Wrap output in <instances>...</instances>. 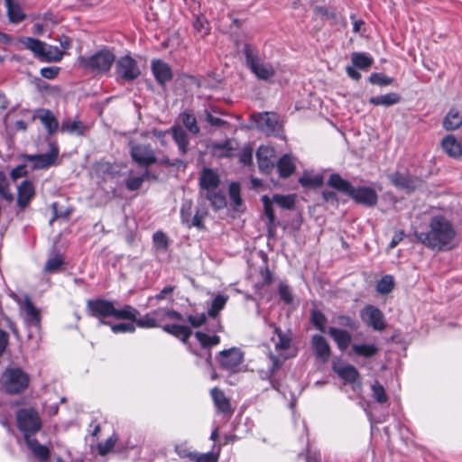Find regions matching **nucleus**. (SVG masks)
Returning a JSON list of instances; mask_svg holds the SVG:
<instances>
[{
  "label": "nucleus",
  "instance_id": "24",
  "mask_svg": "<svg viewBox=\"0 0 462 462\" xmlns=\"http://www.w3.org/2000/svg\"><path fill=\"white\" fill-rule=\"evenodd\" d=\"M199 196L210 202L214 210L217 211L226 206V196L218 188L207 192H199Z\"/></svg>",
  "mask_w": 462,
  "mask_h": 462
},
{
  "label": "nucleus",
  "instance_id": "16",
  "mask_svg": "<svg viewBox=\"0 0 462 462\" xmlns=\"http://www.w3.org/2000/svg\"><path fill=\"white\" fill-rule=\"evenodd\" d=\"M151 69L157 83L162 88H164L173 78V73L170 65L162 60H152L151 63Z\"/></svg>",
  "mask_w": 462,
  "mask_h": 462
},
{
  "label": "nucleus",
  "instance_id": "1",
  "mask_svg": "<svg viewBox=\"0 0 462 462\" xmlns=\"http://www.w3.org/2000/svg\"><path fill=\"white\" fill-rule=\"evenodd\" d=\"M115 61V53L106 48L101 49L92 55L79 58L80 67L96 75L108 73Z\"/></svg>",
  "mask_w": 462,
  "mask_h": 462
},
{
  "label": "nucleus",
  "instance_id": "34",
  "mask_svg": "<svg viewBox=\"0 0 462 462\" xmlns=\"http://www.w3.org/2000/svg\"><path fill=\"white\" fill-rule=\"evenodd\" d=\"M42 124L46 128L49 134H53L59 128V123L53 114L48 109H42L38 115Z\"/></svg>",
  "mask_w": 462,
  "mask_h": 462
},
{
  "label": "nucleus",
  "instance_id": "47",
  "mask_svg": "<svg viewBox=\"0 0 462 462\" xmlns=\"http://www.w3.org/2000/svg\"><path fill=\"white\" fill-rule=\"evenodd\" d=\"M63 57V51L58 47L46 44V49L43 51L42 60L49 62H58L61 60Z\"/></svg>",
  "mask_w": 462,
  "mask_h": 462
},
{
  "label": "nucleus",
  "instance_id": "30",
  "mask_svg": "<svg viewBox=\"0 0 462 462\" xmlns=\"http://www.w3.org/2000/svg\"><path fill=\"white\" fill-rule=\"evenodd\" d=\"M441 148L445 153L453 158H457L462 154L461 144L453 135H447L443 138Z\"/></svg>",
  "mask_w": 462,
  "mask_h": 462
},
{
  "label": "nucleus",
  "instance_id": "15",
  "mask_svg": "<svg viewBox=\"0 0 462 462\" xmlns=\"http://www.w3.org/2000/svg\"><path fill=\"white\" fill-rule=\"evenodd\" d=\"M59 155V149L56 145H51V151L48 153L42 154H24L23 158L28 162H33V169H45L54 163Z\"/></svg>",
  "mask_w": 462,
  "mask_h": 462
},
{
  "label": "nucleus",
  "instance_id": "46",
  "mask_svg": "<svg viewBox=\"0 0 462 462\" xmlns=\"http://www.w3.org/2000/svg\"><path fill=\"white\" fill-rule=\"evenodd\" d=\"M194 335L203 348H208L220 343V337L217 335L209 336L201 331H197Z\"/></svg>",
  "mask_w": 462,
  "mask_h": 462
},
{
  "label": "nucleus",
  "instance_id": "13",
  "mask_svg": "<svg viewBox=\"0 0 462 462\" xmlns=\"http://www.w3.org/2000/svg\"><path fill=\"white\" fill-rule=\"evenodd\" d=\"M244 354L236 347L223 350L219 353L220 366L227 371H235L236 367L243 362Z\"/></svg>",
  "mask_w": 462,
  "mask_h": 462
},
{
  "label": "nucleus",
  "instance_id": "52",
  "mask_svg": "<svg viewBox=\"0 0 462 462\" xmlns=\"http://www.w3.org/2000/svg\"><path fill=\"white\" fill-rule=\"evenodd\" d=\"M394 288L393 278L391 275H384L377 282L376 290L381 294H388Z\"/></svg>",
  "mask_w": 462,
  "mask_h": 462
},
{
  "label": "nucleus",
  "instance_id": "29",
  "mask_svg": "<svg viewBox=\"0 0 462 462\" xmlns=\"http://www.w3.org/2000/svg\"><path fill=\"white\" fill-rule=\"evenodd\" d=\"M333 370L340 378H342L343 380L349 383H356L360 376L357 369L352 365H334Z\"/></svg>",
  "mask_w": 462,
  "mask_h": 462
},
{
  "label": "nucleus",
  "instance_id": "19",
  "mask_svg": "<svg viewBox=\"0 0 462 462\" xmlns=\"http://www.w3.org/2000/svg\"><path fill=\"white\" fill-rule=\"evenodd\" d=\"M220 180L217 172L212 169L205 168L199 176V192H207L208 190L217 189L219 186Z\"/></svg>",
  "mask_w": 462,
  "mask_h": 462
},
{
  "label": "nucleus",
  "instance_id": "48",
  "mask_svg": "<svg viewBox=\"0 0 462 462\" xmlns=\"http://www.w3.org/2000/svg\"><path fill=\"white\" fill-rule=\"evenodd\" d=\"M227 298L224 295L218 294L217 295L211 304L209 309L208 310V315L210 318H216L219 311L224 309L226 303Z\"/></svg>",
  "mask_w": 462,
  "mask_h": 462
},
{
  "label": "nucleus",
  "instance_id": "12",
  "mask_svg": "<svg viewBox=\"0 0 462 462\" xmlns=\"http://www.w3.org/2000/svg\"><path fill=\"white\" fill-rule=\"evenodd\" d=\"M361 319L374 330L382 331L385 328L383 314L375 306H365L361 311Z\"/></svg>",
  "mask_w": 462,
  "mask_h": 462
},
{
  "label": "nucleus",
  "instance_id": "58",
  "mask_svg": "<svg viewBox=\"0 0 462 462\" xmlns=\"http://www.w3.org/2000/svg\"><path fill=\"white\" fill-rule=\"evenodd\" d=\"M262 201L263 203L264 214L268 218V225L274 226L275 216L273 208V199H270L268 196L264 195L262 198Z\"/></svg>",
  "mask_w": 462,
  "mask_h": 462
},
{
  "label": "nucleus",
  "instance_id": "53",
  "mask_svg": "<svg viewBox=\"0 0 462 462\" xmlns=\"http://www.w3.org/2000/svg\"><path fill=\"white\" fill-rule=\"evenodd\" d=\"M273 201L284 209H292L295 204L294 197L291 195L275 194L273 197Z\"/></svg>",
  "mask_w": 462,
  "mask_h": 462
},
{
  "label": "nucleus",
  "instance_id": "36",
  "mask_svg": "<svg viewBox=\"0 0 462 462\" xmlns=\"http://www.w3.org/2000/svg\"><path fill=\"white\" fill-rule=\"evenodd\" d=\"M212 399L217 408L223 413L231 412V406L228 399L225 396L222 390L215 387L210 392Z\"/></svg>",
  "mask_w": 462,
  "mask_h": 462
},
{
  "label": "nucleus",
  "instance_id": "45",
  "mask_svg": "<svg viewBox=\"0 0 462 462\" xmlns=\"http://www.w3.org/2000/svg\"><path fill=\"white\" fill-rule=\"evenodd\" d=\"M351 60L355 67L361 69H369L374 62L373 58L365 52H353Z\"/></svg>",
  "mask_w": 462,
  "mask_h": 462
},
{
  "label": "nucleus",
  "instance_id": "55",
  "mask_svg": "<svg viewBox=\"0 0 462 462\" xmlns=\"http://www.w3.org/2000/svg\"><path fill=\"white\" fill-rule=\"evenodd\" d=\"M373 398L379 403H385L388 401V396L385 393L384 387L375 381L372 385Z\"/></svg>",
  "mask_w": 462,
  "mask_h": 462
},
{
  "label": "nucleus",
  "instance_id": "42",
  "mask_svg": "<svg viewBox=\"0 0 462 462\" xmlns=\"http://www.w3.org/2000/svg\"><path fill=\"white\" fill-rule=\"evenodd\" d=\"M140 315V312L131 305H125L122 309L118 310L115 308V313L113 318L116 319H127L134 322L136 317Z\"/></svg>",
  "mask_w": 462,
  "mask_h": 462
},
{
  "label": "nucleus",
  "instance_id": "63",
  "mask_svg": "<svg viewBox=\"0 0 462 462\" xmlns=\"http://www.w3.org/2000/svg\"><path fill=\"white\" fill-rule=\"evenodd\" d=\"M278 292H279L280 298L282 301H284L286 304L292 303L293 296H292L291 289L288 285H286L283 282H281L279 284Z\"/></svg>",
  "mask_w": 462,
  "mask_h": 462
},
{
  "label": "nucleus",
  "instance_id": "37",
  "mask_svg": "<svg viewBox=\"0 0 462 462\" xmlns=\"http://www.w3.org/2000/svg\"><path fill=\"white\" fill-rule=\"evenodd\" d=\"M234 143L235 141L232 139H226L225 142L221 143H213L211 144L212 152L218 157H230L232 152L236 150Z\"/></svg>",
  "mask_w": 462,
  "mask_h": 462
},
{
  "label": "nucleus",
  "instance_id": "40",
  "mask_svg": "<svg viewBox=\"0 0 462 462\" xmlns=\"http://www.w3.org/2000/svg\"><path fill=\"white\" fill-rule=\"evenodd\" d=\"M5 1L9 20L12 23H15L22 22L25 18V15L22 11V8L20 7L19 4L16 3L14 0Z\"/></svg>",
  "mask_w": 462,
  "mask_h": 462
},
{
  "label": "nucleus",
  "instance_id": "35",
  "mask_svg": "<svg viewBox=\"0 0 462 462\" xmlns=\"http://www.w3.org/2000/svg\"><path fill=\"white\" fill-rule=\"evenodd\" d=\"M462 125V111L452 107L443 119V126L447 130H456Z\"/></svg>",
  "mask_w": 462,
  "mask_h": 462
},
{
  "label": "nucleus",
  "instance_id": "23",
  "mask_svg": "<svg viewBox=\"0 0 462 462\" xmlns=\"http://www.w3.org/2000/svg\"><path fill=\"white\" fill-rule=\"evenodd\" d=\"M273 151L267 146H260L256 152V158L259 170L263 173H270L273 168V163L270 158Z\"/></svg>",
  "mask_w": 462,
  "mask_h": 462
},
{
  "label": "nucleus",
  "instance_id": "44",
  "mask_svg": "<svg viewBox=\"0 0 462 462\" xmlns=\"http://www.w3.org/2000/svg\"><path fill=\"white\" fill-rule=\"evenodd\" d=\"M353 352L359 356L370 358L378 353V347L374 344H354Z\"/></svg>",
  "mask_w": 462,
  "mask_h": 462
},
{
  "label": "nucleus",
  "instance_id": "4",
  "mask_svg": "<svg viewBox=\"0 0 462 462\" xmlns=\"http://www.w3.org/2000/svg\"><path fill=\"white\" fill-rule=\"evenodd\" d=\"M18 429L26 436L32 437L42 429V420L33 408H22L16 412Z\"/></svg>",
  "mask_w": 462,
  "mask_h": 462
},
{
  "label": "nucleus",
  "instance_id": "61",
  "mask_svg": "<svg viewBox=\"0 0 462 462\" xmlns=\"http://www.w3.org/2000/svg\"><path fill=\"white\" fill-rule=\"evenodd\" d=\"M174 450L180 458H188L190 461H193V458L196 455L195 451L190 450L187 442L177 444L174 448Z\"/></svg>",
  "mask_w": 462,
  "mask_h": 462
},
{
  "label": "nucleus",
  "instance_id": "31",
  "mask_svg": "<svg viewBox=\"0 0 462 462\" xmlns=\"http://www.w3.org/2000/svg\"><path fill=\"white\" fill-rule=\"evenodd\" d=\"M172 138L177 143L181 154H186L189 150V136L186 131L180 125L171 127Z\"/></svg>",
  "mask_w": 462,
  "mask_h": 462
},
{
  "label": "nucleus",
  "instance_id": "50",
  "mask_svg": "<svg viewBox=\"0 0 462 462\" xmlns=\"http://www.w3.org/2000/svg\"><path fill=\"white\" fill-rule=\"evenodd\" d=\"M64 264V260L60 254H55L49 258L44 265L43 271L45 273H54L60 270Z\"/></svg>",
  "mask_w": 462,
  "mask_h": 462
},
{
  "label": "nucleus",
  "instance_id": "27",
  "mask_svg": "<svg viewBox=\"0 0 462 462\" xmlns=\"http://www.w3.org/2000/svg\"><path fill=\"white\" fill-rule=\"evenodd\" d=\"M25 443L33 456L40 461H47L50 457L49 448L42 445L36 439L26 436Z\"/></svg>",
  "mask_w": 462,
  "mask_h": 462
},
{
  "label": "nucleus",
  "instance_id": "11",
  "mask_svg": "<svg viewBox=\"0 0 462 462\" xmlns=\"http://www.w3.org/2000/svg\"><path fill=\"white\" fill-rule=\"evenodd\" d=\"M252 117L255 120L257 127L265 134L274 135L280 134L281 125L276 114L264 112Z\"/></svg>",
  "mask_w": 462,
  "mask_h": 462
},
{
  "label": "nucleus",
  "instance_id": "57",
  "mask_svg": "<svg viewBox=\"0 0 462 462\" xmlns=\"http://www.w3.org/2000/svg\"><path fill=\"white\" fill-rule=\"evenodd\" d=\"M299 181L303 187L318 188L323 184V178L319 175H303Z\"/></svg>",
  "mask_w": 462,
  "mask_h": 462
},
{
  "label": "nucleus",
  "instance_id": "59",
  "mask_svg": "<svg viewBox=\"0 0 462 462\" xmlns=\"http://www.w3.org/2000/svg\"><path fill=\"white\" fill-rule=\"evenodd\" d=\"M310 320L313 326H315L321 332L325 331V324L327 322V318L325 315L317 310L311 311Z\"/></svg>",
  "mask_w": 462,
  "mask_h": 462
},
{
  "label": "nucleus",
  "instance_id": "25",
  "mask_svg": "<svg viewBox=\"0 0 462 462\" xmlns=\"http://www.w3.org/2000/svg\"><path fill=\"white\" fill-rule=\"evenodd\" d=\"M312 348L318 358L322 359L324 362L328 360L330 346L323 336L314 335L312 337Z\"/></svg>",
  "mask_w": 462,
  "mask_h": 462
},
{
  "label": "nucleus",
  "instance_id": "43",
  "mask_svg": "<svg viewBox=\"0 0 462 462\" xmlns=\"http://www.w3.org/2000/svg\"><path fill=\"white\" fill-rule=\"evenodd\" d=\"M23 43L26 49L30 50L37 58L42 60L43 51L46 49L45 42L32 37H27L23 41Z\"/></svg>",
  "mask_w": 462,
  "mask_h": 462
},
{
  "label": "nucleus",
  "instance_id": "5",
  "mask_svg": "<svg viewBox=\"0 0 462 462\" xmlns=\"http://www.w3.org/2000/svg\"><path fill=\"white\" fill-rule=\"evenodd\" d=\"M115 64V73L119 80L133 82L141 75L137 61L129 55L120 57Z\"/></svg>",
  "mask_w": 462,
  "mask_h": 462
},
{
  "label": "nucleus",
  "instance_id": "49",
  "mask_svg": "<svg viewBox=\"0 0 462 462\" xmlns=\"http://www.w3.org/2000/svg\"><path fill=\"white\" fill-rule=\"evenodd\" d=\"M228 191L233 208L236 211H239V208L242 206V198L240 196L239 183L232 182L229 185Z\"/></svg>",
  "mask_w": 462,
  "mask_h": 462
},
{
  "label": "nucleus",
  "instance_id": "26",
  "mask_svg": "<svg viewBox=\"0 0 462 462\" xmlns=\"http://www.w3.org/2000/svg\"><path fill=\"white\" fill-rule=\"evenodd\" d=\"M162 328L164 332L180 339L184 344H187L189 338L192 335L191 328L185 325L166 324Z\"/></svg>",
  "mask_w": 462,
  "mask_h": 462
},
{
  "label": "nucleus",
  "instance_id": "41",
  "mask_svg": "<svg viewBox=\"0 0 462 462\" xmlns=\"http://www.w3.org/2000/svg\"><path fill=\"white\" fill-rule=\"evenodd\" d=\"M180 118L185 126V128L191 133L194 135H197L200 132V128L198 125L197 118L196 116L189 112V111H183L180 114Z\"/></svg>",
  "mask_w": 462,
  "mask_h": 462
},
{
  "label": "nucleus",
  "instance_id": "62",
  "mask_svg": "<svg viewBox=\"0 0 462 462\" xmlns=\"http://www.w3.org/2000/svg\"><path fill=\"white\" fill-rule=\"evenodd\" d=\"M369 82L373 85L388 86L393 83V79L385 76L383 73H372L368 79Z\"/></svg>",
  "mask_w": 462,
  "mask_h": 462
},
{
  "label": "nucleus",
  "instance_id": "32",
  "mask_svg": "<svg viewBox=\"0 0 462 462\" xmlns=\"http://www.w3.org/2000/svg\"><path fill=\"white\" fill-rule=\"evenodd\" d=\"M402 97L395 92L387 93L384 95L375 96L369 98V103L374 106H391L400 103Z\"/></svg>",
  "mask_w": 462,
  "mask_h": 462
},
{
  "label": "nucleus",
  "instance_id": "56",
  "mask_svg": "<svg viewBox=\"0 0 462 462\" xmlns=\"http://www.w3.org/2000/svg\"><path fill=\"white\" fill-rule=\"evenodd\" d=\"M0 195L7 201H12L13 194L9 189V181L4 171H0Z\"/></svg>",
  "mask_w": 462,
  "mask_h": 462
},
{
  "label": "nucleus",
  "instance_id": "7",
  "mask_svg": "<svg viewBox=\"0 0 462 462\" xmlns=\"http://www.w3.org/2000/svg\"><path fill=\"white\" fill-rule=\"evenodd\" d=\"M87 310L91 317L99 319L101 325H110L105 319L113 317L115 313L114 303L103 299L88 300L87 301Z\"/></svg>",
  "mask_w": 462,
  "mask_h": 462
},
{
  "label": "nucleus",
  "instance_id": "22",
  "mask_svg": "<svg viewBox=\"0 0 462 462\" xmlns=\"http://www.w3.org/2000/svg\"><path fill=\"white\" fill-rule=\"evenodd\" d=\"M273 328V332L277 336L278 340L272 337V341L274 343L275 349L277 351H285L291 347L292 341V334L291 330L283 331L280 327L275 324H270Z\"/></svg>",
  "mask_w": 462,
  "mask_h": 462
},
{
  "label": "nucleus",
  "instance_id": "28",
  "mask_svg": "<svg viewBox=\"0 0 462 462\" xmlns=\"http://www.w3.org/2000/svg\"><path fill=\"white\" fill-rule=\"evenodd\" d=\"M328 333L334 339L337 345V347L341 351L346 350L349 346L352 337L346 330L331 327L328 328Z\"/></svg>",
  "mask_w": 462,
  "mask_h": 462
},
{
  "label": "nucleus",
  "instance_id": "2",
  "mask_svg": "<svg viewBox=\"0 0 462 462\" xmlns=\"http://www.w3.org/2000/svg\"><path fill=\"white\" fill-rule=\"evenodd\" d=\"M242 51L245 57L246 66L258 79L269 81L274 77L275 69L273 66L261 59L257 48L249 43H245Z\"/></svg>",
  "mask_w": 462,
  "mask_h": 462
},
{
  "label": "nucleus",
  "instance_id": "60",
  "mask_svg": "<svg viewBox=\"0 0 462 462\" xmlns=\"http://www.w3.org/2000/svg\"><path fill=\"white\" fill-rule=\"evenodd\" d=\"M199 118L204 119L212 126L222 127L229 125L226 121L213 116L208 109H205L203 113L199 115Z\"/></svg>",
  "mask_w": 462,
  "mask_h": 462
},
{
  "label": "nucleus",
  "instance_id": "3",
  "mask_svg": "<svg viewBox=\"0 0 462 462\" xmlns=\"http://www.w3.org/2000/svg\"><path fill=\"white\" fill-rule=\"evenodd\" d=\"M457 232L448 220L435 216V248L440 251L451 250L456 246Z\"/></svg>",
  "mask_w": 462,
  "mask_h": 462
},
{
  "label": "nucleus",
  "instance_id": "21",
  "mask_svg": "<svg viewBox=\"0 0 462 462\" xmlns=\"http://www.w3.org/2000/svg\"><path fill=\"white\" fill-rule=\"evenodd\" d=\"M23 311L24 313V320L29 326L40 328L41 325V312L33 305L29 296L24 297V302L23 306Z\"/></svg>",
  "mask_w": 462,
  "mask_h": 462
},
{
  "label": "nucleus",
  "instance_id": "14",
  "mask_svg": "<svg viewBox=\"0 0 462 462\" xmlns=\"http://www.w3.org/2000/svg\"><path fill=\"white\" fill-rule=\"evenodd\" d=\"M349 197L356 202L369 208L374 207L378 201L375 189L370 187H354Z\"/></svg>",
  "mask_w": 462,
  "mask_h": 462
},
{
  "label": "nucleus",
  "instance_id": "10",
  "mask_svg": "<svg viewBox=\"0 0 462 462\" xmlns=\"http://www.w3.org/2000/svg\"><path fill=\"white\" fill-rule=\"evenodd\" d=\"M130 155L132 160L141 167H149L157 163V157L150 144L131 143Z\"/></svg>",
  "mask_w": 462,
  "mask_h": 462
},
{
  "label": "nucleus",
  "instance_id": "54",
  "mask_svg": "<svg viewBox=\"0 0 462 462\" xmlns=\"http://www.w3.org/2000/svg\"><path fill=\"white\" fill-rule=\"evenodd\" d=\"M136 326L142 328H159V323L156 322V318L153 317L152 311L144 315L143 317L134 320Z\"/></svg>",
  "mask_w": 462,
  "mask_h": 462
},
{
  "label": "nucleus",
  "instance_id": "9",
  "mask_svg": "<svg viewBox=\"0 0 462 462\" xmlns=\"http://www.w3.org/2000/svg\"><path fill=\"white\" fill-rule=\"evenodd\" d=\"M287 358L288 356L280 357L270 352L268 355V368L258 370L259 377L262 380L269 381L270 386L277 392H280L281 382L275 377V374L281 369Z\"/></svg>",
  "mask_w": 462,
  "mask_h": 462
},
{
  "label": "nucleus",
  "instance_id": "39",
  "mask_svg": "<svg viewBox=\"0 0 462 462\" xmlns=\"http://www.w3.org/2000/svg\"><path fill=\"white\" fill-rule=\"evenodd\" d=\"M60 131L63 133L76 134L78 135L84 134L86 131L85 125L79 120L64 119L61 122Z\"/></svg>",
  "mask_w": 462,
  "mask_h": 462
},
{
  "label": "nucleus",
  "instance_id": "8",
  "mask_svg": "<svg viewBox=\"0 0 462 462\" xmlns=\"http://www.w3.org/2000/svg\"><path fill=\"white\" fill-rule=\"evenodd\" d=\"M193 214V204L190 199H184L180 207V218L181 223L187 226L189 228L194 226L199 229H204L203 219L207 215L206 210L199 208L196 209L195 215Z\"/></svg>",
  "mask_w": 462,
  "mask_h": 462
},
{
  "label": "nucleus",
  "instance_id": "18",
  "mask_svg": "<svg viewBox=\"0 0 462 462\" xmlns=\"http://www.w3.org/2000/svg\"><path fill=\"white\" fill-rule=\"evenodd\" d=\"M433 217H429L424 225L416 226L414 235L418 241L426 245L430 249H433Z\"/></svg>",
  "mask_w": 462,
  "mask_h": 462
},
{
  "label": "nucleus",
  "instance_id": "17",
  "mask_svg": "<svg viewBox=\"0 0 462 462\" xmlns=\"http://www.w3.org/2000/svg\"><path fill=\"white\" fill-rule=\"evenodd\" d=\"M35 196V186L30 180H23L17 187V206L24 209Z\"/></svg>",
  "mask_w": 462,
  "mask_h": 462
},
{
  "label": "nucleus",
  "instance_id": "64",
  "mask_svg": "<svg viewBox=\"0 0 462 462\" xmlns=\"http://www.w3.org/2000/svg\"><path fill=\"white\" fill-rule=\"evenodd\" d=\"M110 327L115 334L134 333L135 331V326L133 323L110 324Z\"/></svg>",
  "mask_w": 462,
  "mask_h": 462
},
{
  "label": "nucleus",
  "instance_id": "6",
  "mask_svg": "<svg viewBox=\"0 0 462 462\" xmlns=\"http://www.w3.org/2000/svg\"><path fill=\"white\" fill-rule=\"evenodd\" d=\"M4 376L5 378V387L9 393H20L29 385V375L21 368H7Z\"/></svg>",
  "mask_w": 462,
  "mask_h": 462
},
{
  "label": "nucleus",
  "instance_id": "20",
  "mask_svg": "<svg viewBox=\"0 0 462 462\" xmlns=\"http://www.w3.org/2000/svg\"><path fill=\"white\" fill-rule=\"evenodd\" d=\"M391 183L397 189L410 193L416 188L415 180L409 175L401 172H393L388 175Z\"/></svg>",
  "mask_w": 462,
  "mask_h": 462
},
{
  "label": "nucleus",
  "instance_id": "33",
  "mask_svg": "<svg viewBox=\"0 0 462 462\" xmlns=\"http://www.w3.org/2000/svg\"><path fill=\"white\" fill-rule=\"evenodd\" d=\"M328 185L339 192L350 196L354 186L346 180L343 179L339 174L333 173L329 176Z\"/></svg>",
  "mask_w": 462,
  "mask_h": 462
},
{
  "label": "nucleus",
  "instance_id": "38",
  "mask_svg": "<svg viewBox=\"0 0 462 462\" xmlns=\"http://www.w3.org/2000/svg\"><path fill=\"white\" fill-rule=\"evenodd\" d=\"M279 175L282 178L290 177L295 171V164L292 158L284 154L277 162Z\"/></svg>",
  "mask_w": 462,
  "mask_h": 462
},
{
  "label": "nucleus",
  "instance_id": "51",
  "mask_svg": "<svg viewBox=\"0 0 462 462\" xmlns=\"http://www.w3.org/2000/svg\"><path fill=\"white\" fill-rule=\"evenodd\" d=\"M149 175L150 171L145 170L144 173L141 176H130L125 180L126 189L131 191L139 189Z\"/></svg>",
  "mask_w": 462,
  "mask_h": 462
}]
</instances>
